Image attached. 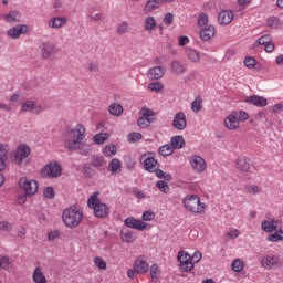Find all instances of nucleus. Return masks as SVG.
<instances>
[{"mask_svg": "<svg viewBox=\"0 0 283 283\" xmlns=\"http://www.w3.org/2000/svg\"><path fill=\"white\" fill-rule=\"evenodd\" d=\"M64 143L69 151H76V149H78L82 156L90 154V146H87L86 149L80 147V145L85 143V126L82 124H77L75 128H66Z\"/></svg>", "mask_w": 283, "mask_h": 283, "instance_id": "1", "label": "nucleus"}, {"mask_svg": "<svg viewBox=\"0 0 283 283\" xmlns=\"http://www.w3.org/2000/svg\"><path fill=\"white\" fill-rule=\"evenodd\" d=\"M62 219L66 227L70 229H76L83 221V210L78 206H71L63 211Z\"/></svg>", "mask_w": 283, "mask_h": 283, "instance_id": "2", "label": "nucleus"}, {"mask_svg": "<svg viewBox=\"0 0 283 283\" xmlns=\"http://www.w3.org/2000/svg\"><path fill=\"white\" fill-rule=\"evenodd\" d=\"M88 209H93L95 218H107L109 207L98 199V192H93L87 201Z\"/></svg>", "mask_w": 283, "mask_h": 283, "instance_id": "3", "label": "nucleus"}, {"mask_svg": "<svg viewBox=\"0 0 283 283\" xmlns=\"http://www.w3.org/2000/svg\"><path fill=\"white\" fill-rule=\"evenodd\" d=\"M182 205L187 211H190V213H205V209H207V205L200 201V196L198 195H187L182 199Z\"/></svg>", "mask_w": 283, "mask_h": 283, "instance_id": "4", "label": "nucleus"}, {"mask_svg": "<svg viewBox=\"0 0 283 283\" xmlns=\"http://www.w3.org/2000/svg\"><path fill=\"white\" fill-rule=\"evenodd\" d=\"M32 154V149L28 146V144H20L15 150L11 153L10 160L18 167L23 165V160L30 158Z\"/></svg>", "mask_w": 283, "mask_h": 283, "instance_id": "5", "label": "nucleus"}, {"mask_svg": "<svg viewBox=\"0 0 283 283\" xmlns=\"http://www.w3.org/2000/svg\"><path fill=\"white\" fill-rule=\"evenodd\" d=\"M62 174L63 166H61V164H59L57 161H50L42 169L43 178H60Z\"/></svg>", "mask_w": 283, "mask_h": 283, "instance_id": "6", "label": "nucleus"}, {"mask_svg": "<svg viewBox=\"0 0 283 283\" xmlns=\"http://www.w3.org/2000/svg\"><path fill=\"white\" fill-rule=\"evenodd\" d=\"M19 187L24 191L25 196H34L39 191V182L34 179L22 177L19 180Z\"/></svg>", "mask_w": 283, "mask_h": 283, "instance_id": "7", "label": "nucleus"}, {"mask_svg": "<svg viewBox=\"0 0 283 283\" xmlns=\"http://www.w3.org/2000/svg\"><path fill=\"white\" fill-rule=\"evenodd\" d=\"M177 260L179 262V269L182 273H189L190 271H193L195 265L193 262H191V254L185 251H179Z\"/></svg>", "mask_w": 283, "mask_h": 283, "instance_id": "8", "label": "nucleus"}, {"mask_svg": "<svg viewBox=\"0 0 283 283\" xmlns=\"http://www.w3.org/2000/svg\"><path fill=\"white\" fill-rule=\"evenodd\" d=\"M189 161H190L191 168L193 169V171H196V174H202V171H206L207 161H205L202 157L195 155L190 157Z\"/></svg>", "mask_w": 283, "mask_h": 283, "instance_id": "9", "label": "nucleus"}, {"mask_svg": "<svg viewBox=\"0 0 283 283\" xmlns=\"http://www.w3.org/2000/svg\"><path fill=\"white\" fill-rule=\"evenodd\" d=\"M172 127L177 129V132H184V129H187V115H185L184 112L175 114Z\"/></svg>", "mask_w": 283, "mask_h": 283, "instance_id": "10", "label": "nucleus"}, {"mask_svg": "<svg viewBox=\"0 0 283 283\" xmlns=\"http://www.w3.org/2000/svg\"><path fill=\"white\" fill-rule=\"evenodd\" d=\"M261 266L266 271H272L275 266H280V256L277 255H265L261 259Z\"/></svg>", "mask_w": 283, "mask_h": 283, "instance_id": "11", "label": "nucleus"}, {"mask_svg": "<svg viewBox=\"0 0 283 283\" xmlns=\"http://www.w3.org/2000/svg\"><path fill=\"white\" fill-rule=\"evenodd\" d=\"M22 112H31V114L39 115L42 112H45V106L36 105L34 101H27L21 106Z\"/></svg>", "mask_w": 283, "mask_h": 283, "instance_id": "12", "label": "nucleus"}, {"mask_svg": "<svg viewBox=\"0 0 283 283\" xmlns=\"http://www.w3.org/2000/svg\"><path fill=\"white\" fill-rule=\"evenodd\" d=\"M28 30V24H17L7 31V36L9 39H19L21 34H27Z\"/></svg>", "mask_w": 283, "mask_h": 283, "instance_id": "13", "label": "nucleus"}, {"mask_svg": "<svg viewBox=\"0 0 283 283\" xmlns=\"http://www.w3.org/2000/svg\"><path fill=\"white\" fill-rule=\"evenodd\" d=\"M40 50H41V56L45 61L48 59H52V54L56 53V45L52 43L43 42L40 45Z\"/></svg>", "mask_w": 283, "mask_h": 283, "instance_id": "14", "label": "nucleus"}, {"mask_svg": "<svg viewBox=\"0 0 283 283\" xmlns=\"http://www.w3.org/2000/svg\"><path fill=\"white\" fill-rule=\"evenodd\" d=\"M224 127L231 132H234V129L240 127V120H238V111H233L231 115L226 117Z\"/></svg>", "mask_w": 283, "mask_h": 283, "instance_id": "15", "label": "nucleus"}, {"mask_svg": "<svg viewBox=\"0 0 283 283\" xmlns=\"http://www.w3.org/2000/svg\"><path fill=\"white\" fill-rule=\"evenodd\" d=\"M124 224L125 227H128V229H136L137 231H145V229H147V223L132 217L126 218Z\"/></svg>", "mask_w": 283, "mask_h": 283, "instance_id": "16", "label": "nucleus"}, {"mask_svg": "<svg viewBox=\"0 0 283 283\" xmlns=\"http://www.w3.org/2000/svg\"><path fill=\"white\" fill-rule=\"evenodd\" d=\"M165 66H153L147 72V77L150 81H160L165 76Z\"/></svg>", "mask_w": 283, "mask_h": 283, "instance_id": "17", "label": "nucleus"}, {"mask_svg": "<svg viewBox=\"0 0 283 283\" xmlns=\"http://www.w3.org/2000/svg\"><path fill=\"white\" fill-rule=\"evenodd\" d=\"M170 70L176 76H182L187 72V64L180 62V60H174L170 62Z\"/></svg>", "mask_w": 283, "mask_h": 283, "instance_id": "18", "label": "nucleus"}, {"mask_svg": "<svg viewBox=\"0 0 283 283\" xmlns=\"http://www.w3.org/2000/svg\"><path fill=\"white\" fill-rule=\"evenodd\" d=\"M244 103H248L249 105H254V107H266L269 105L266 98L260 95L248 96Z\"/></svg>", "mask_w": 283, "mask_h": 283, "instance_id": "19", "label": "nucleus"}, {"mask_svg": "<svg viewBox=\"0 0 283 283\" xmlns=\"http://www.w3.org/2000/svg\"><path fill=\"white\" fill-rule=\"evenodd\" d=\"M8 151H10L8 145L0 144V171H6L8 168Z\"/></svg>", "mask_w": 283, "mask_h": 283, "instance_id": "20", "label": "nucleus"}, {"mask_svg": "<svg viewBox=\"0 0 283 283\" xmlns=\"http://www.w3.org/2000/svg\"><path fill=\"white\" fill-rule=\"evenodd\" d=\"M235 166L239 171L247 174L251 169V159L248 157H239L235 161Z\"/></svg>", "mask_w": 283, "mask_h": 283, "instance_id": "21", "label": "nucleus"}, {"mask_svg": "<svg viewBox=\"0 0 283 283\" xmlns=\"http://www.w3.org/2000/svg\"><path fill=\"white\" fill-rule=\"evenodd\" d=\"M233 11L231 10H222L219 12L218 21L220 25H229L233 21Z\"/></svg>", "mask_w": 283, "mask_h": 283, "instance_id": "22", "label": "nucleus"}, {"mask_svg": "<svg viewBox=\"0 0 283 283\" xmlns=\"http://www.w3.org/2000/svg\"><path fill=\"white\" fill-rule=\"evenodd\" d=\"M216 36V27L209 24L200 30V39L203 41H211Z\"/></svg>", "mask_w": 283, "mask_h": 283, "instance_id": "23", "label": "nucleus"}, {"mask_svg": "<svg viewBox=\"0 0 283 283\" xmlns=\"http://www.w3.org/2000/svg\"><path fill=\"white\" fill-rule=\"evenodd\" d=\"M134 269L137 275H144L149 271V264L143 259H137L134 263Z\"/></svg>", "mask_w": 283, "mask_h": 283, "instance_id": "24", "label": "nucleus"}, {"mask_svg": "<svg viewBox=\"0 0 283 283\" xmlns=\"http://www.w3.org/2000/svg\"><path fill=\"white\" fill-rule=\"evenodd\" d=\"M120 169H123V163H120V159L114 158L108 163V170L111 171L112 176L120 174Z\"/></svg>", "mask_w": 283, "mask_h": 283, "instance_id": "25", "label": "nucleus"}, {"mask_svg": "<svg viewBox=\"0 0 283 283\" xmlns=\"http://www.w3.org/2000/svg\"><path fill=\"white\" fill-rule=\"evenodd\" d=\"M261 229L265 231V233H273V231H277V221L275 219L271 221L264 220L261 222Z\"/></svg>", "mask_w": 283, "mask_h": 283, "instance_id": "26", "label": "nucleus"}, {"mask_svg": "<svg viewBox=\"0 0 283 283\" xmlns=\"http://www.w3.org/2000/svg\"><path fill=\"white\" fill-rule=\"evenodd\" d=\"M163 6V2L160 0H147L144 12L145 14H149L150 12H154V10H158Z\"/></svg>", "mask_w": 283, "mask_h": 283, "instance_id": "27", "label": "nucleus"}, {"mask_svg": "<svg viewBox=\"0 0 283 283\" xmlns=\"http://www.w3.org/2000/svg\"><path fill=\"white\" fill-rule=\"evenodd\" d=\"M32 280L34 283H48V279L45 277V274H43L41 266L34 269Z\"/></svg>", "mask_w": 283, "mask_h": 283, "instance_id": "28", "label": "nucleus"}, {"mask_svg": "<svg viewBox=\"0 0 283 283\" xmlns=\"http://www.w3.org/2000/svg\"><path fill=\"white\" fill-rule=\"evenodd\" d=\"M144 167L146 171H148L149 174H154V171H156V168L158 167V160H156V158L154 157H147L144 160Z\"/></svg>", "mask_w": 283, "mask_h": 283, "instance_id": "29", "label": "nucleus"}, {"mask_svg": "<svg viewBox=\"0 0 283 283\" xmlns=\"http://www.w3.org/2000/svg\"><path fill=\"white\" fill-rule=\"evenodd\" d=\"M91 167H94V169H98L101 171V167L105 166V157L104 156H98L94 155L91 158V161L88 164Z\"/></svg>", "mask_w": 283, "mask_h": 283, "instance_id": "30", "label": "nucleus"}, {"mask_svg": "<svg viewBox=\"0 0 283 283\" xmlns=\"http://www.w3.org/2000/svg\"><path fill=\"white\" fill-rule=\"evenodd\" d=\"M123 112H125V109L123 108V105L118 103H113L108 106V113L111 116H123Z\"/></svg>", "mask_w": 283, "mask_h": 283, "instance_id": "31", "label": "nucleus"}, {"mask_svg": "<svg viewBox=\"0 0 283 283\" xmlns=\"http://www.w3.org/2000/svg\"><path fill=\"white\" fill-rule=\"evenodd\" d=\"M170 146L172 149H182V147H185V137H182V135L174 136L170 139Z\"/></svg>", "mask_w": 283, "mask_h": 283, "instance_id": "32", "label": "nucleus"}, {"mask_svg": "<svg viewBox=\"0 0 283 283\" xmlns=\"http://www.w3.org/2000/svg\"><path fill=\"white\" fill-rule=\"evenodd\" d=\"M145 32H154L156 30V18L148 15L144 21Z\"/></svg>", "mask_w": 283, "mask_h": 283, "instance_id": "33", "label": "nucleus"}, {"mask_svg": "<svg viewBox=\"0 0 283 283\" xmlns=\"http://www.w3.org/2000/svg\"><path fill=\"white\" fill-rule=\"evenodd\" d=\"M186 55L191 63H200V53L191 48L186 49Z\"/></svg>", "mask_w": 283, "mask_h": 283, "instance_id": "34", "label": "nucleus"}, {"mask_svg": "<svg viewBox=\"0 0 283 283\" xmlns=\"http://www.w3.org/2000/svg\"><path fill=\"white\" fill-rule=\"evenodd\" d=\"M7 23H19L21 20V14L19 11H10L6 17H4Z\"/></svg>", "mask_w": 283, "mask_h": 283, "instance_id": "35", "label": "nucleus"}, {"mask_svg": "<svg viewBox=\"0 0 283 283\" xmlns=\"http://www.w3.org/2000/svg\"><path fill=\"white\" fill-rule=\"evenodd\" d=\"M66 21V18H52L51 20H49V28H63V23H65Z\"/></svg>", "mask_w": 283, "mask_h": 283, "instance_id": "36", "label": "nucleus"}, {"mask_svg": "<svg viewBox=\"0 0 283 283\" xmlns=\"http://www.w3.org/2000/svg\"><path fill=\"white\" fill-rule=\"evenodd\" d=\"M158 154L164 157L171 156V154H174V148L171 144H165L164 146H160L158 149Z\"/></svg>", "mask_w": 283, "mask_h": 283, "instance_id": "37", "label": "nucleus"}, {"mask_svg": "<svg viewBox=\"0 0 283 283\" xmlns=\"http://www.w3.org/2000/svg\"><path fill=\"white\" fill-rule=\"evenodd\" d=\"M266 23L268 28H272V30H277V28L282 27V22L280 21V19H277V17L268 18Z\"/></svg>", "mask_w": 283, "mask_h": 283, "instance_id": "38", "label": "nucleus"}, {"mask_svg": "<svg viewBox=\"0 0 283 283\" xmlns=\"http://www.w3.org/2000/svg\"><path fill=\"white\" fill-rule=\"evenodd\" d=\"M148 90L158 94L165 90V85L161 82H151L148 84Z\"/></svg>", "mask_w": 283, "mask_h": 283, "instance_id": "39", "label": "nucleus"}, {"mask_svg": "<svg viewBox=\"0 0 283 283\" xmlns=\"http://www.w3.org/2000/svg\"><path fill=\"white\" fill-rule=\"evenodd\" d=\"M232 271H234V273H242V271H244V261L235 259L232 262Z\"/></svg>", "mask_w": 283, "mask_h": 283, "instance_id": "40", "label": "nucleus"}, {"mask_svg": "<svg viewBox=\"0 0 283 283\" xmlns=\"http://www.w3.org/2000/svg\"><path fill=\"white\" fill-rule=\"evenodd\" d=\"M109 138V134L107 133H98L94 136L95 145H103Z\"/></svg>", "mask_w": 283, "mask_h": 283, "instance_id": "41", "label": "nucleus"}, {"mask_svg": "<svg viewBox=\"0 0 283 283\" xmlns=\"http://www.w3.org/2000/svg\"><path fill=\"white\" fill-rule=\"evenodd\" d=\"M154 174H156L157 178H160L161 180H166V182L171 181V178H172L171 174H166L161 169H158V167L156 168V170H154Z\"/></svg>", "mask_w": 283, "mask_h": 283, "instance_id": "42", "label": "nucleus"}, {"mask_svg": "<svg viewBox=\"0 0 283 283\" xmlns=\"http://www.w3.org/2000/svg\"><path fill=\"white\" fill-rule=\"evenodd\" d=\"M243 63L245 67H248V70H255V65H258V60H255L253 56H247Z\"/></svg>", "mask_w": 283, "mask_h": 283, "instance_id": "43", "label": "nucleus"}, {"mask_svg": "<svg viewBox=\"0 0 283 283\" xmlns=\"http://www.w3.org/2000/svg\"><path fill=\"white\" fill-rule=\"evenodd\" d=\"M116 145H106L104 148V155L107 156V158H112V156H116L117 153Z\"/></svg>", "mask_w": 283, "mask_h": 283, "instance_id": "44", "label": "nucleus"}, {"mask_svg": "<svg viewBox=\"0 0 283 283\" xmlns=\"http://www.w3.org/2000/svg\"><path fill=\"white\" fill-rule=\"evenodd\" d=\"M158 275H160V268H158V264H153L150 266V277L153 282H158Z\"/></svg>", "mask_w": 283, "mask_h": 283, "instance_id": "45", "label": "nucleus"}, {"mask_svg": "<svg viewBox=\"0 0 283 283\" xmlns=\"http://www.w3.org/2000/svg\"><path fill=\"white\" fill-rule=\"evenodd\" d=\"M123 242H134L136 240V237H134V232L132 231H122L120 233Z\"/></svg>", "mask_w": 283, "mask_h": 283, "instance_id": "46", "label": "nucleus"}, {"mask_svg": "<svg viewBox=\"0 0 283 283\" xmlns=\"http://www.w3.org/2000/svg\"><path fill=\"white\" fill-rule=\"evenodd\" d=\"M83 172L86 178H94V176H96V171L92 169V166L90 164L83 165Z\"/></svg>", "mask_w": 283, "mask_h": 283, "instance_id": "47", "label": "nucleus"}, {"mask_svg": "<svg viewBox=\"0 0 283 283\" xmlns=\"http://www.w3.org/2000/svg\"><path fill=\"white\" fill-rule=\"evenodd\" d=\"M273 40H272L271 35L270 34H265V35H262L261 38L258 39V41L254 43V46L255 45H268Z\"/></svg>", "mask_w": 283, "mask_h": 283, "instance_id": "48", "label": "nucleus"}, {"mask_svg": "<svg viewBox=\"0 0 283 283\" xmlns=\"http://www.w3.org/2000/svg\"><path fill=\"white\" fill-rule=\"evenodd\" d=\"M10 264H12V260H10V256L0 258V269L8 271V269H10Z\"/></svg>", "mask_w": 283, "mask_h": 283, "instance_id": "49", "label": "nucleus"}, {"mask_svg": "<svg viewBox=\"0 0 283 283\" xmlns=\"http://www.w3.org/2000/svg\"><path fill=\"white\" fill-rule=\"evenodd\" d=\"M94 264L95 266H97V269H99L101 271H105L107 269V262H105V260H103V258L101 256H96L94 259Z\"/></svg>", "mask_w": 283, "mask_h": 283, "instance_id": "50", "label": "nucleus"}, {"mask_svg": "<svg viewBox=\"0 0 283 283\" xmlns=\"http://www.w3.org/2000/svg\"><path fill=\"white\" fill-rule=\"evenodd\" d=\"M117 34H127L129 32V23L127 22H122L117 25L116 29Z\"/></svg>", "mask_w": 283, "mask_h": 283, "instance_id": "51", "label": "nucleus"}, {"mask_svg": "<svg viewBox=\"0 0 283 283\" xmlns=\"http://www.w3.org/2000/svg\"><path fill=\"white\" fill-rule=\"evenodd\" d=\"M43 196L48 200H54V196H56V193L54 192V188L52 186L46 187L43 191Z\"/></svg>", "mask_w": 283, "mask_h": 283, "instance_id": "52", "label": "nucleus"}, {"mask_svg": "<svg viewBox=\"0 0 283 283\" xmlns=\"http://www.w3.org/2000/svg\"><path fill=\"white\" fill-rule=\"evenodd\" d=\"M191 109H192V112H201V111H202V98L197 97V98L191 103Z\"/></svg>", "mask_w": 283, "mask_h": 283, "instance_id": "53", "label": "nucleus"}, {"mask_svg": "<svg viewBox=\"0 0 283 283\" xmlns=\"http://www.w3.org/2000/svg\"><path fill=\"white\" fill-rule=\"evenodd\" d=\"M156 187L159 189V191H161V193H167L169 191V185L167 181L159 180L156 182Z\"/></svg>", "mask_w": 283, "mask_h": 283, "instance_id": "54", "label": "nucleus"}, {"mask_svg": "<svg viewBox=\"0 0 283 283\" xmlns=\"http://www.w3.org/2000/svg\"><path fill=\"white\" fill-rule=\"evenodd\" d=\"M137 125H138V127H142L145 129V128L149 127V125H151V118L139 117L137 120Z\"/></svg>", "mask_w": 283, "mask_h": 283, "instance_id": "55", "label": "nucleus"}, {"mask_svg": "<svg viewBox=\"0 0 283 283\" xmlns=\"http://www.w3.org/2000/svg\"><path fill=\"white\" fill-rule=\"evenodd\" d=\"M207 23H209V15H207V13H200L198 15V21L197 24L202 28V25H207Z\"/></svg>", "mask_w": 283, "mask_h": 283, "instance_id": "56", "label": "nucleus"}, {"mask_svg": "<svg viewBox=\"0 0 283 283\" xmlns=\"http://www.w3.org/2000/svg\"><path fill=\"white\" fill-rule=\"evenodd\" d=\"M226 235L230 238V240H235L240 238V231L235 228H230L229 231L226 232Z\"/></svg>", "mask_w": 283, "mask_h": 283, "instance_id": "57", "label": "nucleus"}, {"mask_svg": "<svg viewBox=\"0 0 283 283\" xmlns=\"http://www.w3.org/2000/svg\"><path fill=\"white\" fill-rule=\"evenodd\" d=\"M144 222H151L154 218H156V214L151 210H146L142 216Z\"/></svg>", "mask_w": 283, "mask_h": 283, "instance_id": "58", "label": "nucleus"}, {"mask_svg": "<svg viewBox=\"0 0 283 283\" xmlns=\"http://www.w3.org/2000/svg\"><path fill=\"white\" fill-rule=\"evenodd\" d=\"M128 143H138L140 138H143V135L140 133H130L127 136Z\"/></svg>", "mask_w": 283, "mask_h": 283, "instance_id": "59", "label": "nucleus"}, {"mask_svg": "<svg viewBox=\"0 0 283 283\" xmlns=\"http://www.w3.org/2000/svg\"><path fill=\"white\" fill-rule=\"evenodd\" d=\"M245 191H248V193H251L252 196H256V193H260V187H258L256 185H248L245 186Z\"/></svg>", "mask_w": 283, "mask_h": 283, "instance_id": "60", "label": "nucleus"}, {"mask_svg": "<svg viewBox=\"0 0 283 283\" xmlns=\"http://www.w3.org/2000/svg\"><path fill=\"white\" fill-rule=\"evenodd\" d=\"M0 231H12V223L8 221H0Z\"/></svg>", "mask_w": 283, "mask_h": 283, "instance_id": "61", "label": "nucleus"}, {"mask_svg": "<svg viewBox=\"0 0 283 283\" xmlns=\"http://www.w3.org/2000/svg\"><path fill=\"white\" fill-rule=\"evenodd\" d=\"M237 116H238L237 120H241V122L249 120V114L244 111H238Z\"/></svg>", "mask_w": 283, "mask_h": 283, "instance_id": "62", "label": "nucleus"}, {"mask_svg": "<svg viewBox=\"0 0 283 283\" xmlns=\"http://www.w3.org/2000/svg\"><path fill=\"white\" fill-rule=\"evenodd\" d=\"M270 240V242H281L282 235H280V232H275L269 235L268 238Z\"/></svg>", "mask_w": 283, "mask_h": 283, "instance_id": "63", "label": "nucleus"}, {"mask_svg": "<svg viewBox=\"0 0 283 283\" xmlns=\"http://www.w3.org/2000/svg\"><path fill=\"white\" fill-rule=\"evenodd\" d=\"M165 25H171L174 23V13H167L163 19Z\"/></svg>", "mask_w": 283, "mask_h": 283, "instance_id": "64", "label": "nucleus"}]
</instances>
